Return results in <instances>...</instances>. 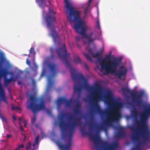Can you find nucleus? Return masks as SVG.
Listing matches in <instances>:
<instances>
[{"instance_id": "obj_14", "label": "nucleus", "mask_w": 150, "mask_h": 150, "mask_svg": "<svg viewBox=\"0 0 150 150\" xmlns=\"http://www.w3.org/2000/svg\"><path fill=\"white\" fill-rule=\"evenodd\" d=\"M130 129L133 132V133L131 136V139L134 142L137 141L139 140V135L137 133H135V127L133 125H131L129 126Z\"/></svg>"}, {"instance_id": "obj_9", "label": "nucleus", "mask_w": 150, "mask_h": 150, "mask_svg": "<svg viewBox=\"0 0 150 150\" xmlns=\"http://www.w3.org/2000/svg\"><path fill=\"white\" fill-rule=\"evenodd\" d=\"M150 106V105H149L148 107H147L146 108H144V111L141 113L140 114V121H139L137 119V117L138 116V113L136 109L135 108H134L133 110H132V114L133 115L134 117L135 118V122L136 124H137L138 125V127H139V125H141V127H142V125L141 124V114H142L144 113V112L145 110H146Z\"/></svg>"}, {"instance_id": "obj_38", "label": "nucleus", "mask_w": 150, "mask_h": 150, "mask_svg": "<svg viewBox=\"0 0 150 150\" xmlns=\"http://www.w3.org/2000/svg\"><path fill=\"white\" fill-rule=\"evenodd\" d=\"M40 138V136L39 135H38L35 138V141L36 142H37L38 143H39V139Z\"/></svg>"}, {"instance_id": "obj_48", "label": "nucleus", "mask_w": 150, "mask_h": 150, "mask_svg": "<svg viewBox=\"0 0 150 150\" xmlns=\"http://www.w3.org/2000/svg\"><path fill=\"white\" fill-rule=\"evenodd\" d=\"M13 119L14 120H16V117L15 116H13Z\"/></svg>"}, {"instance_id": "obj_22", "label": "nucleus", "mask_w": 150, "mask_h": 150, "mask_svg": "<svg viewBox=\"0 0 150 150\" xmlns=\"http://www.w3.org/2000/svg\"><path fill=\"white\" fill-rule=\"evenodd\" d=\"M74 62L77 64H81V61L79 57L77 56H75L74 59Z\"/></svg>"}, {"instance_id": "obj_36", "label": "nucleus", "mask_w": 150, "mask_h": 150, "mask_svg": "<svg viewBox=\"0 0 150 150\" xmlns=\"http://www.w3.org/2000/svg\"><path fill=\"white\" fill-rule=\"evenodd\" d=\"M36 120V117L34 116L31 120V122L32 123H34Z\"/></svg>"}, {"instance_id": "obj_45", "label": "nucleus", "mask_w": 150, "mask_h": 150, "mask_svg": "<svg viewBox=\"0 0 150 150\" xmlns=\"http://www.w3.org/2000/svg\"><path fill=\"white\" fill-rule=\"evenodd\" d=\"M23 135L24 136V138L23 139V141H25L26 139V136L25 135H24V134H23Z\"/></svg>"}, {"instance_id": "obj_20", "label": "nucleus", "mask_w": 150, "mask_h": 150, "mask_svg": "<svg viewBox=\"0 0 150 150\" xmlns=\"http://www.w3.org/2000/svg\"><path fill=\"white\" fill-rule=\"evenodd\" d=\"M0 68L1 67L3 63L5 61L6 59L3 52H0Z\"/></svg>"}, {"instance_id": "obj_34", "label": "nucleus", "mask_w": 150, "mask_h": 150, "mask_svg": "<svg viewBox=\"0 0 150 150\" xmlns=\"http://www.w3.org/2000/svg\"><path fill=\"white\" fill-rule=\"evenodd\" d=\"M26 63L29 66H30L31 65V62L28 59V58H27L26 61Z\"/></svg>"}, {"instance_id": "obj_31", "label": "nucleus", "mask_w": 150, "mask_h": 150, "mask_svg": "<svg viewBox=\"0 0 150 150\" xmlns=\"http://www.w3.org/2000/svg\"><path fill=\"white\" fill-rule=\"evenodd\" d=\"M34 48H33L31 47L30 48V54L33 51V55H35L36 54V52L35 51H34Z\"/></svg>"}, {"instance_id": "obj_18", "label": "nucleus", "mask_w": 150, "mask_h": 150, "mask_svg": "<svg viewBox=\"0 0 150 150\" xmlns=\"http://www.w3.org/2000/svg\"><path fill=\"white\" fill-rule=\"evenodd\" d=\"M54 83L52 80V77L50 76L48 78V84L47 89V91L52 88L54 86Z\"/></svg>"}, {"instance_id": "obj_10", "label": "nucleus", "mask_w": 150, "mask_h": 150, "mask_svg": "<svg viewBox=\"0 0 150 150\" xmlns=\"http://www.w3.org/2000/svg\"><path fill=\"white\" fill-rule=\"evenodd\" d=\"M72 102L71 99L69 100H67L66 98H61L58 99L57 103L59 106L62 104H64L66 107H70L71 106Z\"/></svg>"}, {"instance_id": "obj_8", "label": "nucleus", "mask_w": 150, "mask_h": 150, "mask_svg": "<svg viewBox=\"0 0 150 150\" xmlns=\"http://www.w3.org/2000/svg\"><path fill=\"white\" fill-rule=\"evenodd\" d=\"M72 118L71 115H69L67 112H62L58 117L59 126L62 131V136L63 138L65 137L67 135L66 132L67 125L65 119H67L70 121Z\"/></svg>"}, {"instance_id": "obj_35", "label": "nucleus", "mask_w": 150, "mask_h": 150, "mask_svg": "<svg viewBox=\"0 0 150 150\" xmlns=\"http://www.w3.org/2000/svg\"><path fill=\"white\" fill-rule=\"evenodd\" d=\"M97 27L99 29H100V22L99 20H98L97 21Z\"/></svg>"}, {"instance_id": "obj_57", "label": "nucleus", "mask_w": 150, "mask_h": 150, "mask_svg": "<svg viewBox=\"0 0 150 150\" xmlns=\"http://www.w3.org/2000/svg\"><path fill=\"white\" fill-rule=\"evenodd\" d=\"M36 126H37V125H35Z\"/></svg>"}, {"instance_id": "obj_54", "label": "nucleus", "mask_w": 150, "mask_h": 150, "mask_svg": "<svg viewBox=\"0 0 150 150\" xmlns=\"http://www.w3.org/2000/svg\"><path fill=\"white\" fill-rule=\"evenodd\" d=\"M41 134L42 135V132H41Z\"/></svg>"}, {"instance_id": "obj_52", "label": "nucleus", "mask_w": 150, "mask_h": 150, "mask_svg": "<svg viewBox=\"0 0 150 150\" xmlns=\"http://www.w3.org/2000/svg\"><path fill=\"white\" fill-rule=\"evenodd\" d=\"M30 54H28V57H30Z\"/></svg>"}, {"instance_id": "obj_17", "label": "nucleus", "mask_w": 150, "mask_h": 150, "mask_svg": "<svg viewBox=\"0 0 150 150\" xmlns=\"http://www.w3.org/2000/svg\"><path fill=\"white\" fill-rule=\"evenodd\" d=\"M124 130V128L123 127H120V130L116 134V136L117 138L120 139L122 137H124L125 133L123 131Z\"/></svg>"}, {"instance_id": "obj_44", "label": "nucleus", "mask_w": 150, "mask_h": 150, "mask_svg": "<svg viewBox=\"0 0 150 150\" xmlns=\"http://www.w3.org/2000/svg\"><path fill=\"white\" fill-rule=\"evenodd\" d=\"M32 84L33 86L35 85L36 84V82L33 79L32 80Z\"/></svg>"}, {"instance_id": "obj_56", "label": "nucleus", "mask_w": 150, "mask_h": 150, "mask_svg": "<svg viewBox=\"0 0 150 150\" xmlns=\"http://www.w3.org/2000/svg\"><path fill=\"white\" fill-rule=\"evenodd\" d=\"M33 131L35 133V131L34 130H33Z\"/></svg>"}, {"instance_id": "obj_43", "label": "nucleus", "mask_w": 150, "mask_h": 150, "mask_svg": "<svg viewBox=\"0 0 150 150\" xmlns=\"http://www.w3.org/2000/svg\"><path fill=\"white\" fill-rule=\"evenodd\" d=\"M23 122L24 124L25 127H26L27 123V121L26 120H25L23 121Z\"/></svg>"}, {"instance_id": "obj_55", "label": "nucleus", "mask_w": 150, "mask_h": 150, "mask_svg": "<svg viewBox=\"0 0 150 150\" xmlns=\"http://www.w3.org/2000/svg\"><path fill=\"white\" fill-rule=\"evenodd\" d=\"M51 56H52V57H53V55H52H52H51Z\"/></svg>"}, {"instance_id": "obj_47", "label": "nucleus", "mask_w": 150, "mask_h": 150, "mask_svg": "<svg viewBox=\"0 0 150 150\" xmlns=\"http://www.w3.org/2000/svg\"><path fill=\"white\" fill-rule=\"evenodd\" d=\"M92 1V0H88V3L89 4L88 5H90V4H91V3Z\"/></svg>"}, {"instance_id": "obj_2", "label": "nucleus", "mask_w": 150, "mask_h": 150, "mask_svg": "<svg viewBox=\"0 0 150 150\" xmlns=\"http://www.w3.org/2000/svg\"><path fill=\"white\" fill-rule=\"evenodd\" d=\"M110 56L109 54L106 55L105 58L102 60L98 58L101 68H99L98 66H96L97 67L101 72L104 69L107 73L113 74L119 79H123V78H125L128 71L127 68L122 66L117 70V67L121 63V59L114 58L110 61Z\"/></svg>"}, {"instance_id": "obj_5", "label": "nucleus", "mask_w": 150, "mask_h": 150, "mask_svg": "<svg viewBox=\"0 0 150 150\" xmlns=\"http://www.w3.org/2000/svg\"><path fill=\"white\" fill-rule=\"evenodd\" d=\"M121 90L124 95H125L126 93L130 95L132 101L134 105L140 108L143 107V97L145 95L144 91H134L130 90L127 87H123Z\"/></svg>"}, {"instance_id": "obj_6", "label": "nucleus", "mask_w": 150, "mask_h": 150, "mask_svg": "<svg viewBox=\"0 0 150 150\" xmlns=\"http://www.w3.org/2000/svg\"><path fill=\"white\" fill-rule=\"evenodd\" d=\"M88 135L91 139L95 142L97 150H117L118 146V144L117 142L109 143L106 142H103L100 145H98L100 140L98 135L97 134H93L92 132H90Z\"/></svg>"}, {"instance_id": "obj_11", "label": "nucleus", "mask_w": 150, "mask_h": 150, "mask_svg": "<svg viewBox=\"0 0 150 150\" xmlns=\"http://www.w3.org/2000/svg\"><path fill=\"white\" fill-rule=\"evenodd\" d=\"M48 67L52 76H56L58 72L57 65L55 63H52L49 64Z\"/></svg>"}, {"instance_id": "obj_23", "label": "nucleus", "mask_w": 150, "mask_h": 150, "mask_svg": "<svg viewBox=\"0 0 150 150\" xmlns=\"http://www.w3.org/2000/svg\"><path fill=\"white\" fill-rule=\"evenodd\" d=\"M81 131L83 135L84 136L87 134V133L86 132L85 127H82L81 129Z\"/></svg>"}, {"instance_id": "obj_29", "label": "nucleus", "mask_w": 150, "mask_h": 150, "mask_svg": "<svg viewBox=\"0 0 150 150\" xmlns=\"http://www.w3.org/2000/svg\"><path fill=\"white\" fill-rule=\"evenodd\" d=\"M11 109L12 110H20L21 109L19 107L16 106H14L13 105H12L11 107Z\"/></svg>"}, {"instance_id": "obj_51", "label": "nucleus", "mask_w": 150, "mask_h": 150, "mask_svg": "<svg viewBox=\"0 0 150 150\" xmlns=\"http://www.w3.org/2000/svg\"><path fill=\"white\" fill-rule=\"evenodd\" d=\"M86 42H83V45H84L85 44H86Z\"/></svg>"}, {"instance_id": "obj_7", "label": "nucleus", "mask_w": 150, "mask_h": 150, "mask_svg": "<svg viewBox=\"0 0 150 150\" xmlns=\"http://www.w3.org/2000/svg\"><path fill=\"white\" fill-rule=\"evenodd\" d=\"M74 118L75 120L73 121L72 124L70 125H67L69 127V133L68 135V140L67 144L64 145L60 142L57 143V145L61 150H71V141L74 133V129L76 125H79L81 120L80 117H75Z\"/></svg>"}, {"instance_id": "obj_26", "label": "nucleus", "mask_w": 150, "mask_h": 150, "mask_svg": "<svg viewBox=\"0 0 150 150\" xmlns=\"http://www.w3.org/2000/svg\"><path fill=\"white\" fill-rule=\"evenodd\" d=\"M90 7V5H88L85 8V11L84 12L85 16H86L87 15L88 11Z\"/></svg>"}, {"instance_id": "obj_42", "label": "nucleus", "mask_w": 150, "mask_h": 150, "mask_svg": "<svg viewBox=\"0 0 150 150\" xmlns=\"http://www.w3.org/2000/svg\"><path fill=\"white\" fill-rule=\"evenodd\" d=\"M47 112L48 114L50 116H51L52 115V113L49 110H47Z\"/></svg>"}, {"instance_id": "obj_39", "label": "nucleus", "mask_w": 150, "mask_h": 150, "mask_svg": "<svg viewBox=\"0 0 150 150\" xmlns=\"http://www.w3.org/2000/svg\"><path fill=\"white\" fill-rule=\"evenodd\" d=\"M100 54L99 52H97L95 54L96 56H96V57L98 58L100 56Z\"/></svg>"}, {"instance_id": "obj_15", "label": "nucleus", "mask_w": 150, "mask_h": 150, "mask_svg": "<svg viewBox=\"0 0 150 150\" xmlns=\"http://www.w3.org/2000/svg\"><path fill=\"white\" fill-rule=\"evenodd\" d=\"M50 35L52 37L54 42L58 41L59 39V35L54 28L51 30V33L50 34Z\"/></svg>"}, {"instance_id": "obj_50", "label": "nucleus", "mask_w": 150, "mask_h": 150, "mask_svg": "<svg viewBox=\"0 0 150 150\" xmlns=\"http://www.w3.org/2000/svg\"><path fill=\"white\" fill-rule=\"evenodd\" d=\"M18 85H20L21 84V83L20 81H19L18 82Z\"/></svg>"}, {"instance_id": "obj_58", "label": "nucleus", "mask_w": 150, "mask_h": 150, "mask_svg": "<svg viewBox=\"0 0 150 150\" xmlns=\"http://www.w3.org/2000/svg\"><path fill=\"white\" fill-rule=\"evenodd\" d=\"M19 150H20V149H19Z\"/></svg>"}, {"instance_id": "obj_33", "label": "nucleus", "mask_w": 150, "mask_h": 150, "mask_svg": "<svg viewBox=\"0 0 150 150\" xmlns=\"http://www.w3.org/2000/svg\"><path fill=\"white\" fill-rule=\"evenodd\" d=\"M11 82H15L16 80V77H11L10 78Z\"/></svg>"}, {"instance_id": "obj_28", "label": "nucleus", "mask_w": 150, "mask_h": 150, "mask_svg": "<svg viewBox=\"0 0 150 150\" xmlns=\"http://www.w3.org/2000/svg\"><path fill=\"white\" fill-rule=\"evenodd\" d=\"M24 145L22 144H19L18 145V146L17 148L15 149L14 150H19V149L21 148H24Z\"/></svg>"}, {"instance_id": "obj_3", "label": "nucleus", "mask_w": 150, "mask_h": 150, "mask_svg": "<svg viewBox=\"0 0 150 150\" xmlns=\"http://www.w3.org/2000/svg\"><path fill=\"white\" fill-rule=\"evenodd\" d=\"M150 115V106L148 108L145 110L143 113L142 114L141 117V123L142 125V127L140 128L141 130L140 133L141 136L143 138V140L141 142H139V140L138 141L134 142H138V143L136 146L132 148L131 150H143L142 148L144 145L147 144V141L148 140L149 136L147 133L148 130L147 127L145 123L146 118Z\"/></svg>"}, {"instance_id": "obj_25", "label": "nucleus", "mask_w": 150, "mask_h": 150, "mask_svg": "<svg viewBox=\"0 0 150 150\" xmlns=\"http://www.w3.org/2000/svg\"><path fill=\"white\" fill-rule=\"evenodd\" d=\"M32 148V144L30 142H29L26 146V149L27 150H31Z\"/></svg>"}, {"instance_id": "obj_21", "label": "nucleus", "mask_w": 150, "mask_h": 150, "mask_svg": "<svg viewBox=\"0 0 150 150\" xmlns=\"http://www.w3.org/2000/svg\"><path fill=\"white\" fill-rule=\"evenodd\" d=\"M12 74L11 72H9L6 69L2 70L0 72V79L2 76H4V77H6L8 74Z\"/></svg>"}, {"instance_id": "obj_30", "label": "nucleus", "mask_w": 150, "mask_h": 150, "mask_svg": "<svg viewBox=\"0 0 150 150\" xmlns=\"http://www.w3.org/2000/svg\"><path fill=\"white\" fill-rule=\"evenodd\" d=\"M10 79H5L4 80V83L5 84H7L11 82Z\"/></svg>"}, {"instance_id": "obj_1", "label": "nucleus", "mask_w": 150, "mask_h": 150, "mask_svg": "<svg viewBox=\"0 0 150 150\" xmlns=\"http://www.w3.org/2000/svg\"><path fill=\"white\" fill-rule=\"evenodd\" d=\"M56 52L59 58L64 62L66 67H71V66L69 62L71 60L70 54L67 53L65 45L63 44L62 47L57 49ZM70 72L72 78L75 82L74 86V90L75 92L77 93L79 95H80L81 93L82 86L79 83L77 82L78 81L83 83V87L86 90L91 93L93 92L92 95L93 102L90 104L91 108V112L95 110L102 116L106 115L107 112L102 110L98 104V101L103 100L108 105H112L111 109L113 111L106 122L108 123L119 120L121 116L119 110L122 107L123 104L119 100L114 99L113 93L111 90H106L105 95L103 96L101 94V86L99 84L96 85L95 91H94V87L89 85L88 84L87 79L82 74L78 73L77 70L73 68H71Z\"/></svg>"}, {"instance_id": "obj_13", "label": "nucleus", "mask_w": 150, "mask_h": 150, "mask_svg": "<svg viewBox=\"0 0 150 150\" xmlns=\"http://www.w3.org/2000/svg\"><path fill=\"white\" fill-rule=\"evenodd\" d=\"M85 49L86 50L89 52V53H84V56L85 57L88 61L92 62V58L90 55H92L93 57H96V56H96L95 54H94L92 51L91 49L88 47H86Z\"/></svg>"}, {"instance_id": "obj_4", "label": "nucleus", "mask_w": 150, "mask_h": 150, "mask_svg": "<svg viewBox=\"0 0 150 150\" xmlns=\"http://www.w3.org/2000/svg\"><path fill=\"white\" fill-rule=\"evenodd\" d=\"M27 107L34 114L39 110L46 109L44 99L42 98H37L34 95L29 96L27 102Z\"/></svg>"}, {"instance_id": "obj_24", "label": "nucleus", "mask_w": 150, "mask_h": 150, "mask_svg": "<svg viewBox=\"0 0 150 150\" xmlns=\"http://www.w3.org/2000/svg\"><path fill=\"white\" fill-rule=\"evenodd\" d=\"M105 129V126L103 125H101L98 126L97 127L98 130H100L102 129L104 130Z\"/></svg>"}, {"instance_id": "obj_41", "label": "nucleus", "mask_w": 150, "mask_h": 150, "mask_svg": "<svg viewBox=\"0 0 150 150\" xmlns=\"http://www.w3.org/2000/svg\"><path fill=\"white\" fill-rule=\"evenodd\" d=\"M81 39V38L79 36H77L76 38V40L77 41H80Z\"/></svg>"}, {"instance_id": "obj_32", "label": "nucleus", "mask_w": 150, "mask_h": 150, "mask_svg": "<svg viewBox=\"0 0 150 150\" xmlns=\"http://www.w3.org/2000/svg\"><path fill=\"white\" fill-rule=\"evenodd\" d=\"M38 143L37 142H36L35 141H34L33 144V148L32 149V150H34L35 149V145L37 144Z\"/></svg>"}, {"instance_id": "obj_37", "label": "nucleus", "mask_w": 150, "mask_h": 150, "mask_svg": "<svg viewBox=\"0 0 150 150\" xmlns=\"http://www.w3.org/2000/svg\"><path fill=\"white\" fill-rule=\"evenodd\" d=\"M84 67L87 70L88 69V65L85 63L83 64Z\"/></svg>"}, {"instance_id": "obj_27", "label": "nucleus", "mask_w": 150, "mask_h": 150, "mask_svg": "<svg viewBox=\"0 0 150 150\" xmlns=\"http://www.w3.org/2000/svg\"><path fill=\"white\" fill-rule=\"evenodd\" d=\"M19 124L20 125V129L21 131H23V127L21 125V123H22L21 118V117H19Z\"/></svg>"}, {"instance_id": "obj_46", "label": "nucleus", "mask_w": 150, "mask_h": 150, "mask_svg": "<svg viewBox=\"0 0 150 150\" xmlns=\"http://www.w3.org/2000/svg\"><path fill=\"white\" fill-rule=\"evenodd\" d=\"M11 137V136L10 134H8L6 135V137L8 138H10Z\"/></svg>"}, {"instance_id": "obj_49", "label": "nucleus", "mask_w": 150, "mask_h": 150, "mask_svg": "<svg viewBox=\"0 0 150 150\" xmlns=\"http://www.w3.org/2000/svg\"><path fill=\"white\" fill-rule=\"evenodd\" d=\"M34 66H35V67H37V65L35 63H34Z\"/></svg>"}, {"instance_id": "obj_53", "label": "nucleus", "mask_w": 150, "mask_h": 150, "mask_svg": "<svg viewBox=\"0 0 150 150\" xmlns=\"http://www.w3.org/2000/svg\"><path fill=\"white\" fill-rule=\"evenodd\" d=\"M48 2L50 3V2L49 1H48Z\"/></svg>"}, {"instance_id": "obj_12", "label": "nucleus", "mask_w": 150, "mask_h": 150, "mask_svg": "<svg viewBox=\"0 0 150 150\" xmlns=\"http://www.w3.org/2000/svg\"><path fill=\"white\" fill-rule=\"evenodd\" d=\"M46 21L47 28H50L52 25V23L55 21V17L49 13L47 16Z\"/></svg>"}, {"instance_id": "obj_19", "label": "nucleus", "mask_w": 150, "mask_h": 150, "mask_svg": "<svg viewBox=\"0 0 150 150\" xmlns=\"http://www.w3.org/2000/svg\"><path fill=\"white\" fill-rule=\"evenodd\" d=\"M36 2L39 4V6L41 8H44L47 6L46 4L45 0H36Z\"/></svg>"}, {"instance_id": "obj_40", "label": "nucleus", "mask_w": 150, "mask_h": 150, "mask_svg": "<svg viewBox=\"0 0 150 150\" xmlns=\"http://www.w3.org/2000/svg\"><path fill=\"white\" fill-rule=\"evenodd\" d=\"M90 129H92L93 128V126L92 122H91L90 124Z\"/></svg>"}, {"instance_id": "obj_16", "label": "nucleus", "mask_w": 150, "mask_h": 150, "mask_svg": "<svg viewBox=\"0 0 150 150\" xmlns=\"http://www.w3.org/2000/svg\"><path fill=\"white\" fill-rule=\"evenodd\" d=\"M80 105L78 103L75 105V107L74 108V110L76 115H81V112L80 110Z\"/></svg>"}]
</instances>
